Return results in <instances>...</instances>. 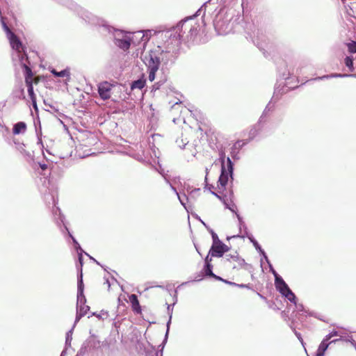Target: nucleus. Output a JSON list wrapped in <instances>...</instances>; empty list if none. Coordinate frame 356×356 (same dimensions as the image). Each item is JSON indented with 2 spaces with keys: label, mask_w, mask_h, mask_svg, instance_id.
Segmentation results:
<instances>
[{
  "label": "nucleus",
  "mask_w": 356,
  "mask_h": 356,
  "mask_svg": "<svg viewBox=\"0 0 356 356\" xmlns=\"http://www.w3.org/2000/svg\"><path fill=\"white\" fill-rule=\"evenodd\" d=\"M177 41L175 39L174 42H170V44H173V46H170L167 42H163L162 44L157 45L143 56V61L147 67L149 81H153L155 79L156 73L159 69L161 62L164 65H167L169 61L172 62L175 60L177 54Z\"/></svg>",
  "instance_id": "f257e3e1"
},
{
  "label": "nucleus",
  "mask_w": 356,
  "mask_h": 356,
  "mask_svg": "<svg viewBox=\"0 0 356 356\" xmlns=\"http://www.w3.org/2000/svg\"><path fill=\"white\" fill-rule=\"evenodd\" d=\"M213 0H209L204 3L202 6L196 11V13L189 17L184 18L181 20L175 26L172 27L171 29L167 30L160 31L157 33V36L160 38L162 42H165L169 44L170 46H173V44H170V42H174V40H178L177 42V53L179 51L180 45L182 40H184V37L188 33V26H190V21L194 19L195 17L201 15L202 12H203L202 18L205 15L207 8L209 6L211 5V1Z\"/></svg>",
  "instance_id": "f03ea898"
},
{
  "label": "nucleus",
  "mask_w": 356,
  "mask_h": 356,
  "mask_svg": "<svg viewBox=\"0 0 356 356\" xmlns=\"http://www.w3.org/2000/svg\"><path fill=\"white\" fill-rule=\"evenodd\" d=\"M277 72L280 78L286 81V83H279L280 81H278L275 84L273 97L277 99H279L280 95L286 93L289 89H293L297 87V86L291 85V82L289 81L292 79L291 76L293 74V71L289 69L288 64L285 60H281L280 63L277 66Z\"/></svg>",
  "instance_id": "7ed1b4c3"
},
{
  "label": "nucleus",
  "mask_w": 356,
  "mask_h": 356,
  "mask_svg": "<svg viewBox=\"0 0 356 356\" xmlns=\"http://www.w3.org/2000/svg\"><path fill=\"white\" fill-rule=\"evenodd\" d=\"M219 161L221 164L220 175L218 181V188L224 191L230 178L231 182L234 180V163L229 157H226L225 153L220 151L219 153Z\"/></svg>",
  "instance_id": "20e7f679"
},
{
  "label": "nucleus",
  "mask_w": 356,
  "mask_h": 356,
  "mask_svg": "<svg viewBox=\"0 0 356 356\" xmlns=\"http://www.w3.org/2000/svg\"><path fill=\"white\" fill-rule=\"evenodd\" d=\"M8 39L13 50V60L17 59L19 62H22L29 59L26 47L22 44V41L15 33H10Z\"/></svg>",
  "instance_id": "39448f33"
},
{
  "label": "nucleus",
  "mask_w": 356,
  "mask_h": 356,
  "mask_svg": "<svg viewBox=\"0 0 356 356\" xmlns=\"http://www.w3.org/2000/svg\"><path fill=\"white\" fill-rule=\"evenodd\" d=\"M221 10L220 8L216 15L213 19V26L218 35H227L232 31L233 26L231 18L227 15L222 16Z\"/></svg>",
  "instance_id": "423d86ee"
},
{
  "label": "nucleus",
  "mask_w": 356,
  "mask_h": 356,
  "mask_svg": "<svg viewBox=\"0 0 356 356\" xmlns=\"http://www.w3.org/2000/svg\"><path fill=\"white\" fill-rule=\"evenodd\" d=\"M86 298L84 295V284L82 280L81 274L79 276V284L77 285V300H76V310L79 312H83L86 314L90 309V307L86 305Z\"/></svg>",
  "instance_id": "0eeeda50"
},
{
  "label": "nucleus",
  "mask_w": 356,
  "mask_h": 356,
  "mask_svg": "<svg viewBox=\"0 0 356 356\" xmlns=\"http://www.w3.org/2000/svg\"><path fill=\"white\" fill-rule=\"evenodd\" d=\"M48 198H50V200H52V204H53L52 213H53L56 223L59 227H60L61 225H63V226L66 225L64 222L65 217L62 214L60 209L56 206L57 200H56L55 197L51 194H47L45 196V199L47 200Z\"/></svg>",
  "instance_id": "6e6552de"
},
{
  "label": "nucleus",
  "mask_w": 356,
  "mask_h": 356,
  "mask_svg": "<svg viewBox=\"0 0 356 356\" xmlns=\"http://www.w3.org/2000/svg\"><path fill=\"white\" fill-rule=\"evenodd\" d=\"M266 124L261 122L259 124V120L250 129L249 131V136L248 139H247V141L245 143H243V145L247 144L248 142L252 140L256 137L259 136L260 138H263L264 136H266L267 135L264 134V129L265 126Z\"/></svg>",
  "instance_id": "1a4fd4ad"
},
{
  "label": "nucleus",
  "mask_w": 356,
  "mask_h": 356,
  "mask_svg": "<svg viewBox=\"0 0 356 356\" xmlns=\"http://www.w3.org/2000/svg\"><path fill=\"white\" fill-rule=\"evenodd\" d=\"M229 250V248L221 241L217 243H212L209 250V254L211 257L220 258Z\"/></svg>",
  "instance_id": "9d476101"
},
{
  "label": "nucleus",
  "mask_w": 356,
  "mask_h": 356,
  "mask_svg": "<svg viewBox=\"0 0 356 356\" xmlns=\"http://www.w3.org/2000/svg\"><path fill=\"white\" fill-rule=\"evenodd\" d=\"M19 64L22 68L23 69L26 85H33V72L32 71L31 67H30L29 59H26V60L19 62Z\"/></svg>",
  "instance_id": "9b49d317"
},
{
  "label": "nucleus",
  "mask_w": 356,
  "mask_h": 356,
  "mask_svg": "<svg viewBox=\"0 0 356 356\" xmlns=\"http://www.w3.org/2000/svg\"><path fill=\"white\" fill-rule=\"evenodd\" d=\"M113 85L108 81H104L98 84V93L103 100H107L111 97V90Z\"/></svg>",
  "instance_id": "f8f14e48"
},
{
  "label": "nucleus",
  "mask_w": 356,
  "mask_h": 356,
  "mask_svg": "<svg viewBox=\"0 0 356 356\" xmlns=\"http://www.w3.org/2000/svg\"><path fill=\"white\" fill-rule=\"evenodd\" d=\"M275 286L276 290L279 291L282 296L284 293H286V292L291 289L281 276L276 277L275 279Z\"/></svg>",
  "instance_id": "ddd939ff"
},
{
  "label": "nucleus",
  "mask_w": 356,
  "mask_h": 356,
  "mask_svg": "<svg viewBox=\"0 0 356 356\" xmlns=\"http://www.w3.org/2000/svg\"><path fill=\"white\" fill-rule=\"evenodd\" d=\"M130 35L131 34H129L122 39H118V41L114 42L115 44L123 51H127L130 48L131 42H135L134 39L131 40Z\"/></svg>",
  "instance_id": "4468645a"
},
{
  "label": "nucleus",
  "mask_w": 356,
  "mask_h": 356,
  "mask_svg": "<svg viewBox=\"0 0 356 356\" xmlns=\"http://www.w3.org/2000/svg\"><path fill=\"white\" fill-rule=\"evenodd\" d=\"M236 218H238V227H239L240 234H242L243 232V234H241V235L238 234L237 236H236V237H240V238H244L245 237H248V236L251 235L252 234H250L248 232V227L245 225V222L243 221V218L240 216L239 213H236ZM234 237H235V236Z\"/></svg>",
  "instance_id": "2eb2a0df"
},
{
  "label": "nucleus",
  "mask_w": 356,
  "mask_h": 356,
  "mask_svg": "<svg viewBox=\"0 0 356 356\" xmlns=\"http://www.w3.org/2000/svg\"><path fill=\"white\" fill-rule=\"evenodd\" d=\"M198 27L199 25L197 24L196 23H195L194 24H190V26H188V33L184 37V40L183 41H193L198 33Z\"/></svg>",
  "instance_id": "dca6fc26"
},
{
  "label": "nucleus",
  "mask_w": 356,
  "mask_h": 356,
  "mask_svg": "<svg viewBox=\"0 0 356 356\" xmlns=\"http://www.w3.org/2000/svg\"><path fill=\"white\" fill-rule=\"evenodd\" d=\"M171 319H172V316L170 315L169 316V320L166 323V332H165V334L163 341L162 343L159 346V347H161V349L159 350H157L155 352V356H163V350L164 348L165 343H167L168 338L170 326L171 324Z\"/></svg>",
  "instance_id": "f3484780"
},
{
  "label": "nucleus",
  "mask_w": 356,
  "mask_h": 356,
  "mask_svg": "<svg viewBox=\"0 0 356 356\" xmlns=\"http://www.w3.org/2000/svg\"><path fill=\"white\" fill-rule=\"evenodd\" d=\"M129 299L131 304V307L134 313L137 314H141L142 309L138 299V296L136 294H131L129 296Z\"/></svg>",
  "instance_id": "a211bd4d"
},
{
  "label": "nucleus",
  "mask_w": 356,
  "mask_h": 356,
  "mask_svg": "<svg viewBox=\"0 0 356 356\" xmlns=\"http://www.w3.org/2000/svg\"><path fill=\"white\" fill-rule=\"evenodd\" d=\"M13 97L18 99H24V88L22 81H20L13 90Z\"/></svg>",
  "instance_id": "6ab92c4d"
},
{
  "label": "nucleus",
  "mask_w": 356,
  "mask_h": 356,
  "mask_svg": "<svg viewBox=\"0 0 356 356\" xmlns=\"http://www.w3.org/2000/svg\"><path fill=\"white\" fill-rule=\"evenodd\" d=\"M51 73L56 77H66L65 83L70 80V71L68 67L58 72L56 69L52 68L50 70Z\"/></svg>",
  "instance_id": "aec40b11"
},
{
  "label": "nucleus",
  "mask_w": 356,
  "mask_h": 356,
  "mask_svg": "<svg viewBox=\"0 0 356 356\" xmlns=\"http://www.w3.org/2000/svg\"><path fill=\"white\" fill-rule=\"evenodd\" d=\"M90 334L91 335L86 340V344H88L93 351L100 347V341L97 339L95 335L91 334V331Z\"/></svg>",
  "instance_id": "412c9836"
},
{
  "label": "nucleus",
  "mask_w": 356,
  "mask_h": 356,
  "mask_svg": "<svg viewBox=\"0 0 356 356\" xmlns=\"http://www.w3.org/2000/svg\"><path fill=\"white\" fill-rule=\"evenodd\" d=\"M330 344V343H329V341L326 340V338L324 337L318 346V350L316 351L315 356H324L325 353L327 350V349L328 348Z\"/></svg>",
  "instance_id": "4be33fe9"
},
{
  "label": "nucleus",
  "mask_w": 356,
  "mask_h": 356,
  "mask_svg": "<svg viewBox=\"0 0 356 356\" xmlns=\"http://www.w3.org/2000/svg\"><path fill=\"white\" fill-rule=\"evenodd\" d=\"M252 42L258 47H259V41H264V35L261 31L259 29L254 31L252 34L248 33Z\"/></svg>",
  "instance_id": "5701e85b"
},
{
  "label": "nucleus",
  "mask_w": 356,
  "mask_h": 356,
  "mask_svg": "<svg viewBox=\"0 0 356 356\" xmlns=\"http://www.w3.org/2000/svg\"><path fill=\"white\" fill-rule=\"evenodd\" d=\"M146 84V79H145L144 75H143L140 79L137 80H134L131 83V90H134V89H143Z\"/></svg>",
  "instance_id": "b1692460"
},
{
  "label": "nucleus",
  "mask_w": 356,
  "mask_h": 356,
  "mask_svg": "<svg viewBox=\"0 0 356 356\" xmlns=\"http://www.w3.org/2000/svg\"><path fill=\"white\" fill-rule=\"evenodd\" d=\"M26 131V124L24 122H18L13 125V133L15 135L24 134Z\"/></svg>",
  "instance_id": "393cba45"
},
{
  "label": "nucleus",
  "mask_w": 356,
  "mask_h": 356,
  "mask_svg": "<svg viewBox=\"0 0 356 356\" xmlns=\"http://www.w3.org/2000/svg\"><path fill=\"white\" fill-rule=\"evenodd\" d=\"M111 31L110 33H113V38H114V42L118 41V39H122L125 36H127L129 34H131V33L124 32L122 30L116 29L113 26H112ZM104 33L105 32H102Z\"/></svg>",
  "instance_id": "a878e982"
},
{
  "label": "nucleus",
  "mask_w": 356,
  "mask_h": 356,
  "mask_svg": "<svg viewBox=\"0 0 356 356\" xmlns=\"http://www.w3.org/2000/svg\"><path fill=\"white\" fill-rule=\"evenodd\" d=\"M151 30H146V31H140L136 33H135L136 35L135 37H139L140 40L143 41L144 43H146L149 41V38L151 37Z\"/></svg>",
  "instance_id": "bb28decb"
},
{
  "label": "nucleus",
  "mask_w": 356,
  "mask_h": 356,
  "mask_svg": "<svg viewBox=\"0 0 356 356\" xmlns=\"http://www.w3.org/2000/svg\"><path fill=\"white\" fill-rule=\"evenodd\" d=\"M92 352V350L90 348L88 344H86V341L83 343L81 346V348L78 351L76 356H85L86 355H89Z\"/></svg>",
  "instance_id": "cd10ccee"
},
{
  "label": "nucleus",
  "mask_w": 356,
  "mask_h": 356,
  "mask_svg": "<svg viewBox=\"0 0 356 356\" xmlns=\"http://www.w3.org/2000/svg\"><path fill=\"white\" fill-rule=\"evenodd\" d=\"M342 1L346 10L347 15L351 17L356 18L355 12L354 10L356 7V3H351L350 5H346L345 3V0H342Z\"/></svg>",
  "instance_id": "c85d7f7f"
},
{
  "label": "nucleus",
  "mask_w": 356,
  "mask_h": 356,
  "mask_svg": "<svg viewBox=\"0 0 356 356\" xmlns=\"http://www.w3.org/2000/svg\"><path fill=\"white\" fill-rule=\"evenodd\" d=\"M64 229L67 232L69 236L72 238V243L74 244V247L75 250H76V252H84V251L81 248L80 244L78 243L76 239L73 236V235L71 234V232L68 229L67 225H64Z\"/></svg>",
  "instance_id": "c756f323"
},
{
  "label": "nucleus",
  "mask_w": 356,
  "mask_h": 356,
  "mask_svg": "<svg viewBox=\"0 0 356 356\" xmlns=\"http://www.w3.org/2000/svg\"><path fill=\"white\" fill-rule=\"evenodd\" d=\"M348 74L332 73L330 74L319 76V77L316 78V79L323 80V79H331V78H345V77H348Z\"/></svg>",
  "instance_id": "7c9ffc66"
},
{
  "label": "nucleus",
  "mask_w": 356,
  "mask_h": 356,
  "mask_svg": "<svg viewBox=\"0 0 356 356\" xmlns=\"http://www.w3.org/2000/svg\"><path fill=\"white\" fill-rule=\"evenodd\" d=\"M202 273L204 277H211L212 275H214L213 273V265L211 264H204Z\"/></svg>",
  "instance_id": "2f4dec72"
},
{
  "label": "nucleus",
  "mask_w": 356,
  "mask_h": 356,
  "mask_svg": "<svg viewBox=\"0 0 356 356\" xmlns=\"http://www.w3.org/2000/svg\"><path fill=\"white\" fill-rule=\"evenodd\" d=\"M77 253H78V261H79V266H77V270H78V273H77V285H78L79 284V275L81 274V275L83 276V273H82V267H83V254H84V252H79Z\"/></svg>",
  "instance_id": "473e14b6"
},
{
  "label": "nucleus",
  "mask_w": 356,
  "mask_h": 356,
  "mask_svg": "<svg viewBox=\"0 0 356 356\" xmlns=\"http://www.w3.org/2000/svg\"><path fill=\"white\" fill-rule=\"evenodd\" d=\"M344 63L350 72L355 70V67H354V58L353 56H346L344 59Z\"/></svg>",
  "instance_id": "72a5a7b5"
},
{
  "label": "nucleus",
  "mask_w": 356,
  "mask_h": 356,
  "mask_svg": "<svg viewBox=\"0 0 356 356\" xmlns=\"http://www.w3.org/2000/svg\"><path fill=\"white\" fill-rule=\"evenodd\" d=\"M271 111L268 109L267 108H265L262 114L261 115L259 120V124L261 123V122H264L265 124L267 123L268 122V118L270 116V113Z\"/></svg>",
  "instance_id": "f704fd0d"
},
{
  "label": "nucleus",
  "mask_w": 356,
  "mask_h": 356,
  "mask_svg": "<svg viewBox=\"0 0 356 356\" xmlns=\"http://www.w3.org/2000/svg\"><path fill=\"white\" fill-rule=\"evenodd\" d=\"M284 298H286L289 301H290L291 303L296 305L297 302V297L295 295V293L290 289L286 292V293H284L283 296Z\"/></svg>",
  "instance_id": "c9c22d12"
},
{
  "label": "nucleus",
  "mask_w": 356,
  "mask_h": 356,
  "mask_svg": "<svg viewBox=\"0 0 356 356\" xmlns=\"http://www.w3.org/2000/svg\"><path fill=\"white\" fill-rule=\"evenodd\" d=\"M181 204L185 208L186 210L188 211V208H187V206H186V203L185 201L188 202L189 198L186 195V194H179L178 195H177Z\"/></svg>",
  "instance_id": "e433bc0d"
},
{
  "label": "nucleus",
  "mask_w": 356,
  "mask_h": 356,
  "mask_svg": "<svg viewBox=\"0 0 356 356\" xmlns=\"http://www.w3.org/2000/svg\"><path fill=\"white\" fill-rule=\"evenodd\" d=\"M250 241L252 243L253 246L255 248V249L259 252L262 249L259 243L257 242V241L254 238L252 234L248 236L247 237Z\"/></svg>",
  "instance_id": "4c0bfd02"
},
{
  "label": "nucleus",
  "mask_w": 356,
  "mask_h": 356,
  "mask_svg": "<svg viewBox=\"0 0 356 356\" xmlns=\"http://www.w3.org/2000/svg\"><path fill=\"white\" fill-rule=\"evenodd\" d=\"M1 22L2 27H3V30H4V31L6 32L7 38H8L10 35V33H13V32L8 27V26L6 23L3 17L1 18Z\"/></svg>",
  "instance_id": "58836bf2"
},
{
  "label": "nucleus",
  "mask_w": 356,
  "mask_h": 356,
  "mask_svg": "<svg viewBox=\"0 0 356 356\" xmlns=\"http://www.w3.org/2000/svg\"><path fill=\"white\" fill-rule=\"evenodd\" d=\"M1 22L2 27H3V30H4V31L6 32L7 38H8L10 35V33H13V32L8 27V26L6 23L3 17L1 18Z\"/></svg>",
  "instance_id": "ea45409f"
},
{
  "label": "nucleus",
  "mask_w": 356,
  "mask_h": 356,
  "mask_svg": "<svg viewBox=\"0 0 356 356\" xmlns=\"http://www.w3.org/2000/svg\"><path fill=\"white\" fill-rule=\"evenodd\" d=\"M348 51L351 54L356 53V41H350L346 43Z\"/></svg>",
  "instance_id": "a19ab883"
},
{
  "label": "nucleus",
  "mask_w": 356,
  "mask_h": 356,
  "mask_svg": "<svg viewBox=\"0 0 356 356\" xmlns=\"http://www.w3.org/2000/svg\"><path fill=\"white\" fill-rule=\"evenodd\" d=\"M166 81V79L164 78L163 79H161L160 81H157L152 86V91H156L157 90H159L161 86L164 84V83Z\"/></svg>",
  "instance_id": "79ce46f5"
},
{
  "label": "nucleus",
  "mask_w": 356,
  "mask_h": 356,
  "mask_svg": "<svg viewBox=\"0 0 356 356\" xmlns=\"http://www.w3.org/2000/svg\"><path fill=\"white\" fill-rule=\"evenodd\" d=\"M290 327L291 329L293 330V333L295 334V335L296 336V337L298 339V340L300 341V342L301 343V344L302 346H304V341H303V339L302 337V335L300 332H298V331H296V328L293 327V324H291L290 325Z\"/></svg>",
  "instance_id": "37998d69"
},
{
  "label": "nucleus",
  "mask_w": 356,
  "mask_h": 356,
  "mask_svg": "<svg viewBox=\"0 0 356 356\" xmlns=\"http://www.w3.org/2000/svg\"><path fill=\"white\" fill-rule=\"evenodd\" d=\"M27 86V91H28V95L30 97L31 99H35L36 98V95L34 92V90H33V85L32 84H30V86Z\"/></svg>",
  "instance_id": "c03bdc74"
},
{
  "label": "nucleus",
  "mask_w": 356,
  "mask_h": 356,
  "mask_svg": "<svg viewBox=\"0 0 356 356\" xmlns=\"http://www.w3.org/2000/svg\"><path fill=\"white\" fill-rule=\"evenodd\" d=\"M161 174L163 175V177L164 179L165 180L166 183L170 186V188L172 189V191H173V192H174L177 195H178L179 193H178V191H177V188H176L175 186H173L172 185V184L170 183V180H169L168 177V175H163L161 172Z\"/></svg>",
  "instance_id": "a18cd8bd"
},
{
  "label": "nucleus",
  "mask_w": 356,
  "mask_h": 356,
  "mask_svg": "<svg viewBox=\"0 0 356 356\" xmlns=\"http://www.w3.org/2000/svg\"><path fill=\"white\" fill-rule=\"evenodd\" d=\"M86 314H84L83 312H79L76 310V317H75V320H74V325L72 327H75L76 323L80 321V319L83 317Z\"/></svg>",
  "instance_id": "49530a36"
},
{
  "label": "nucleus",
  "mask_w": 356,
  "mask_h": 356,
  "mask_svg": "<svg viewBox=\"0 0 356 356\" xmlns=\"http://www.w3.org/2000/svg\"><path fill=\"white\" fill-rule=\"evenodd\" d=\"M211 193L216 196L218 200H220L224 205H226L227 204V200H226V195L222 196L218 195L217 193L214 191H211Z\"/></svg>",
  "instance_id": "de8ad7c7"
},
{
  "label": "nucleus",
  "mask_w": 356,
  "mask_h": 356,
  "mask_svg": "<svg viewBox=\"0 0 356 356\" xmlns=\"http://www.w3.org/2000/svg\"><path fill=\"white\" fill-rule=\"evenodd\" d=\"M177 290L176 289L175 291V302L170 305H168V307H167V310H168V313L169 314V316H170V314L172 315V311H173V308L172 307L174 306V305L176 303V302L177 301Z\"/></svg>",
  "instance_id": "09e8293b"
},
{
  "label": "nucleus",
  "mask_w": 356,
  "mask_h": 356,
  "mask_svg": "<svg viewBox=\"0 0 356 356\" xmlns=\"http://www.w3.org/2000/svg\"><path fill=\"white\" fill-rule=\"evenodd\" d=\"M71 343H72V341L65 340V348H64L63 350L61 352L60 356L66 355L67 350H68L69 348L71 347Z\"/></svg>",
  "instance_id": "8fccbe9b"
},
{
  "label": "nucleus",
  "mask_w": 356,
  "mask_h": 356,
  "mask_svg": "<svg viewBox=\"0 0 356 356\" xmlns=\"http://www.w3.org/2000/svg\"><path fill=\"white\" fill-rule=\"evenodd\" d=\"M266 263L268 264V266L269 267V270L273 275L274 278L275 279L276 277H280V275L274 269V268H273L272 264L270 263V260H268V262H266Z\"/></svg>",
  "instance_id": "3c124183"
},
{
  "label": "nucleus",
  "mask_w": 356,
  "mask_h": 356,
  "mask_svg": "<svg viewBox=\"0 0 356 356\" xmlns=\"http://www.w3.org/2000/svg\"><path fill=\"white\" fill-rule=\"evenodd\" d=\"M337 336H340V333L337 330H332L328 334H327L325 337L326 338V340L330 341L332 339V337H337Z\"/></svg>",
  "instance_id": "603ef678"
},
{
  "label": "nucleus",
  "mask_w": 356,
  "mask_h": 356,
  "mask_svg": "<svg viewBox=\"0 0 356 356\" xmlns=\"http://www.w3.org/2000/svg\"><path fill=\"white\" fill-rule=\"evenodd\" d=\"M234 257H236V261H235L238 262L239 266H243L245 264H246L245 260L241 258L238 255V254L236 253V255Z\"/></svg>",
  "instance_id": "864d4df0"
},
{
  "label": "nucleus",
  "mask_w": 356,
  "mask_h": 356,
  "mask_svg": "<svg viewBox=\"0 0 356 356\" xmlns=\"http://www.w3.org/2000/svg\"><path fill=\"white\" fill-rule=\"evenodd\" d=\"M296 309L298 310V312H304L306 314V312H307V310L305 309L304 305L302 304H298L296 302Z\"/></svg>",
  "instance_id": "5fc2aeb1"
},
{
  "label": "nucleus",
  "mask_w": 356,
  "mask_h": 356,
  "mask_svg": "<svg viewBox=\"0 0 356 356\" xmlns=\"http://www.w3.org/2000/svg\"><path fill=\"white\" fill-rule=\"evenodd\" d=\"M15 143L17 145V149L22 153L23 154L24 152H26L25 149H24V147H25V145L24 143H16L15 142Z\"/></svg>",
  "instance_id": "6e6d98bb"
},
{
  "label": "nucleus",
  "mask_w": 356,
  "mask_h": 356,
  "mask_svg": "<svg viewBox=\"0 0 356 356\" xmlns=\"http://www.w3.org/2000/svg\"><path fill=\"white\" fill-rule=\"evenodd\" d=\"M313 316V317L316 318H318V319L323 320V319L320 317L319 314H318L317 313H315V312H310V311H309V310H307V312H306V316Z\"/></svg>",
  "instance_id": "4d7b16f0"
},
{
  "label": "nucleus",
  "mask_w": 356,
  "mask_h": 356,
  "mask_svg": "<svg viewBox=\"0 0 356 356\" xmlns=\"http://www.w3.org/2000/svg\"><path fill=\"white\" fill-rule=\"evenodd\" d=\"M74 327H72L71 328V330H70L67 333H66V336H65V340H68V341H72V333H73V330H74Z\"/></svg>",
  "instance_id": "13d9d810"
},
{
  "label": "nucleus",
  "mask_w": 356,
  "mask_h": 356,
  "mask_svg": "<svg viewBox=\"0 0 356 356\" xmlns=\"http://www.w3.org/2000/svg\"><path fill=\"white\" fill-rule=\"evenodd\" d=\"M258 252H259V254L262 257V259H265V261H266V262H268V260H269V259H268V256H267L266 253L265 252V251H264L263 249H261V250H259Z\"/></svg>",
  "instance_id": "bf43d9fd"
},
{
  "label": "nucleus",
  "mask_w": 356,
  "mask_h": 356,
  "mask_svg": "<svg viewBox=\"0 0 356 356\" xmlns=\"http://www.w3.org/2000/svg\"><path fill=\"white\" fill-rule=\"evenodd\" d=\"M201 222L204 225V226L207 229L211 235L212 236L214 234H216L212 229H211L204 221H202L200 218H198Z\"/></svg>",
  "instance_id": "052dcab7"
},
{
  "label": "nucleus",
  "mask_w": 356,
  "mask_h": 356,
  "mask_svg": "<svg viewBox=\"0 0 356 356\" xmlns=\"http://www.w3.org/2000/svg\"><path fill=\"white\" fill-rule=\"evenodd\" d=\"M212 238V243H217L221 242L222 241L219 239L217 234H214L211 236Z\"/></svg>",
  "instance_id": "680f3d73"
},
{
  "label": "nucleus",
  "mask_w": 356,
  "mask_h": 356,
  "mask_svg": "<svg viewBox=\"0 0 356 356\" xmlns=\"http://www.w3.org/2000/svg\"><path fill=\"white\" fill-rule=\"evenodd\" d=\"M38 164L42 171H45L48 169V165L44 163L38 162Z\"/></svg>",
  "instance_id": "e2e57ef3"
},
{
  "label": "nucleus",
  "mask_w": 356,
  "mask_h": 356,
  "mask_svg": "<svg viewBox=\"0 0 356 356\" xmlns=\"http://www.w3.org/2000/svg\"><path fill=\"white\" fill-rule=\"evenodd\" d=\"M212 257H211L209 252L208 254L204 258V264H211Z\"/></svg>",
  "instance_id": "0e129e2a"
},
{
  "label": "nucleus",
  "mask_w": 356,
  "mask_h": 356,
  "mask_svg": "<svg viewBox=\"0 0 356 356\" xmlns=\"http://www.w3.org/2000/svg\"><path fill=\"white\" fill-rule=\"evenodd\" d=\"M190 189H191V187L188 186L187 188V191L190 192L191 194L198 193L200 192V188H199L192 189L191 191H190Z\"/></svg>",
  "instance_id": "69168bd1"
},
{
  "label": "nucleus",
  "mask_w": 356,
  "mask_h": 356,
  "mask_svg": "<svg viewBox=\"0 0 356 356\" xmlns=\"http://www.w3.org/2000/svg\"><path fill=\"white\" fill-rule=\"evenodd\" d=\"M211 168V166H210L209 168V167H206L205 168V172H206V175H205V177H204V183H207V180H208V175L209 173V171Z\"/></svg>",
  "instance_id": "338daca9"
},
{
  "label": "nucleus",
  "mask_w": 356,
  "mask_h": 356,
  "mask_svg": "<svg viewBox=\"0 0 356 356\" xmlns=\"http://www.w3.org/2000/svg\"><path fill=\"white\" fill-rule=\"evenodd\" d=\"M237 287H239V288H247V289H251L250 287V285L248 284H236V286Z\"/></svg>",
  "instance_id": "774afa93"
}]
</instances>
